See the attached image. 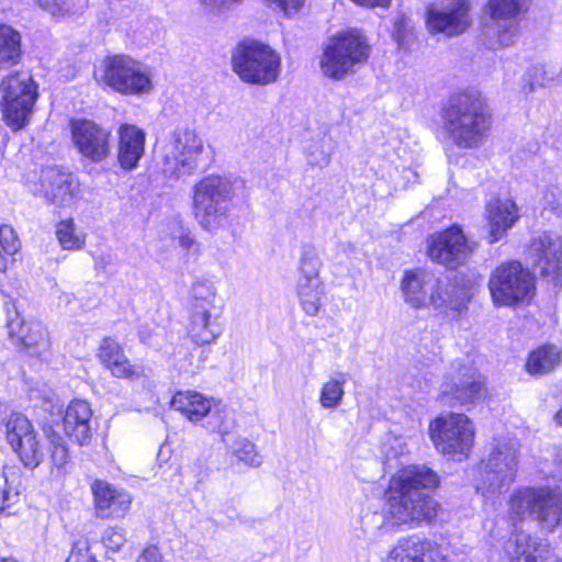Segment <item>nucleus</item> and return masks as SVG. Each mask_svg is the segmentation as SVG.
Listing matches in <instances>:
<instances>
[{"instance_id": "1", "label": "nucleus", "mask_w": 562, "mask_h": 562, "mask_svg": "<svg viewBox=\"0 0 562 562\" xmlns=\"http://www.w3.org/2000/svg\"><path fill=\"white\" fill-rule=\"evenodd\" d=\"M439 476L426 465H409L395 473L385 492V515L372 513L363 530L373 537L384 535L390 526L417 528L434 521L439 503L427 491L437 487Z\"/></svg>"}, {"instance_id": "2", "label": "nucleus", "mask_w": 562, "mask_h": 562, "mask_svg": "<svg viewBox=\"0 0 562 562\" xmlns=\"http://www.w3.org/2000/svg\"><path fill=\"white\" fill-rule=\"evenodd\" d=\"M443 128L459 148L480 147L491 126L485 101L477 92H464L452 97L441 113Z\"/></svg>"}, {"instance_id": "3", "label": "nucleus", "mask_w": 562, "mask_h": 562, "mask_svg": "<svg viewBox=\"0 0 562 562\" xmlns=\"http://www.w3.org/2000/svg\"><path fill=\"white\" fill-rule=\"evenodd\" d=\"M243 187L239 179L210 175L193 187V214L199 225L207 232H215L227 222L231 203Z\"/></svg>"}, {"instance_id": "4", "label": "nucleus", "mask_w": 562, "mask_h": 562, "mask_svg": "<svg viewBox=\"0 0 562 562\" xmlns=\"http://www.w3.org/2000/svg\"><path fill=\"white\" fill-rule=\"evenodd\" d=\"M519 442L515 438L496 439L490 454L483 459L474 480L479 494L494 499L514 482L518 469Z\"/></svg>"}, {"instance_id": "5", "label": "nucleus", "mask_w": 562, "mask_h": 562, "mask_svg": "<svg viewBox=\"0 0 562 562\" xmlns=\"http://www.w3.org/2000/svg\"><path fill=\"white\" fill-rule=\"evenodd\" d=\"M95 79L123 95L149 94L154 89L150 69L128 55L105 57L95 71Z\"/></svg>"}, {"instance_id": "6", "label": "nucleus", "mask_w": 562, "mask_h": 562, "mask_svg": "<svg viewBox=\"0 0 562 562\" xmlns=\"http://www.w3.org/2000/svg\"><path fill=\"white\" fill-rule=\"evenodd\" d=\"M233 70L247 83L266 86L281 71V58L270 46L256 41L239 43L232 56Z\"/></svg>"}, {"instance_id": "7", "label": "nucleus", "mask_w": 562, "mask_h": 562, "mask_svg": "<svg viewBox=\"0 0 562 562\" xmlns=\"http://www.w3.org/2000/svg\"><path fill=\"white\" fill-rule=\"evenodd\" d=\"M0 108L3 122L14 132L29 125L37 99V86L25 72H13L1 80Z\"/></svg>"}, {"instance_id": "8", "label": "nucleus", "mask_w": 562, "mask_h": 562, "mask_svg": "<svg viewBox=\"0 0 562 562\" xmlns=\"http://www.w3.org/2000/svg\"><path fill=\"white\" fill-rule=\"evenodd\" d=\"M428 431L437 451L453 459L468 458L474 446V424L462 413L439 415L430 422Z\"/></svg>"}, {"instance_id": "9", "label": "nucleus", "mask_w": 562, "mask_h": 562, "mask_svg": "<svg viewBox=\"0 0 562 562\" xmlns=\"http://www.w3.org/2000/svg\"><path fill=\"white\" fill-rule=\"evenodd\" d=\"M485 376L461 359L453 360L439 387L442 403L454 406H475L487 397Z\"/></svg>"}, {"instance_id": "10", "label": "nucleus", "mask_w": 562, "mask_h": 562, "mask_svg": "<svg viewBox=\"0 0 562 562\" xmlns=\"http://www.w3.org/2000/svg\"><path fill=\"white\" fill-rule=\"evenodd\" d=\"M369 46L366 38L356 31L333 36L324 48L319 66L323 74L334 80H341L366 63Z\"/></svg>"}, {"instance_id": "11", "label": "nucleus", "mask_w": 562, "mask_h": 562, "mask_svg": "<svg viewBox=\"0 0 562 562\" xmlns=\"http://www.w3.org/2000/svg\"><path fill=\"white\" fill-rule=\"evenodd\" d=\"M203 153L204 142L195 130L177 127L162 148V172L176 179L191 176L199 168Z\"/></svg>"}, {"instance_id": "12", "label": "nucleus", "mask_w": 562, "mask_h": 562, "mask_svg": "<svg viewBox=\"0 0 562 562\" xmlns=\"http://www.w3.org/2000/svg\"><path fill=\"white\" fill-rule=\"evenodd\" d=\"M512 519L533 515L547 530H553L562 521V496L544 487H526L516 491L509 499Z\"/></svg>"}, {"instance_id": "13", "label": "nucleus", "mask_w": 562, "mask_h": 562, "mask_svg": "<svg viewBox=\"0 0 562 562\" xmlns=\"http://www.w3.org/2000/svg\"><path fill=\"white\" fill-rule=\"evenodd\" d=\"M321 268L322 260L316 248L303 245L297 262L295 291L302 310L308 316H316L323 304L325 292Z\"/></svg>"}, {"instance_id": "14", "label": "nucleus", "mask_w": 562, "mask_h": 562, "mask_svg": "<svg viewBox=\"0 0 562 562\" xmlns=\"http://www.w3.org/2000/svg\"><path fill=\"white\" fill-rule=\"evenodd\" d=\"M488 288L496 305L508 306L528 299L535 290V281L519 262L512 261L494 270Z\"/></svg>"}, {"instance_id": "15", "label": "nucleus", "mask_w": 562, "mask_h": 562, "mask_svg": "<svg viewBox=\"0 0 562 562\" xmlns=\"http://www.w3.org/2000/svg\"><path fill=\"white\" fill-rule=\"evenodd\" d=\"M475 243L469 240L459 226L432 234L427 239V255L436 263L449 269L464 265L475 250Z\"/></svg>"}, {"instance_id": "16", "label": "nucleus", "mask_w": 562, "mask_h": 562, "mask_svg": "<svg viewBox=\"0 0 562 562\" xmlns=\"http://www.w3.org/2000/svg\"><path fill=\"white\" fill-rule=\"evenodd\" d=\"M8 443L25 468L35 469L44 458L37 434L31 422L21 414H12L5 424Z\"/></svg>"}, {"instance_id": "17", "label": "nucleus", "mask_w": 562, "mask_h": 562, "mask_svg": "<svg viewBox=\"0 0 562 562\" xmlns=\"http://www.w3.org/2000/svg\"><path fill=\"white\" fill-rule=\"evenodd\" d=\"M70 132L76 149L91 162H101L110 156L109 130L90 120H72Z\"/></svg>"}, {"instance_id": "18", "label": "nucleus", "mask_w": 562, "mask_h": 562, "mask_svg": "<svg viewBox=\"0 0 562 562\" xmlns=\"http://www.w3.org/2000/svg\"><path fill=\"white\" fill-rule=\"evenodd\" d=\"M469 11L468 0H457L441 8L429 5L426 12L427 29L431 34L459 35L470 25Z\"/></svg>"}, {"instance_id": "19", "label": "nucleus", "mask_w": 562, "mask_h": 562, "mask_svg": "<svg viewBox=\"0 0 562 562\" xmlns=\"http://www.w3.org/2000/svg\"><path fill=\"white\" fill-rule=\"evenodd\" d=\"M529 255L539 273L558 284L562 273V237L552 232L542 233L531 241Z\"/></svg>"}, {"instance_id": "20", "label": "nucleus", "mask_w": 562, "mask_h": 562, "mask_svg": "<svg viewBox=\"0 0 562 562\" xmlns=\"http://www.w3.org/2000/svg\"><path fill=\"white\" fill-rule=\"evenodd\" d=\"M529 0H488L486 12L498 29V43L509 46L518 34L519 18L527 11Z\"/></svg>"}, {"instance_id": "21", "label": "nucleus", "mask_w": 562, "mask_h": 562, "mask_svg": "<svg viewBox=\"0 0 562 562\" xmlns=\"http://www.w3.org/2000/svg\"><path fill=\"white\" fill-rule=\"evenodd\" d=\"M170 405L193 423L200 422L211 414V417H216L220 420V424L212 427V431H217L223 437L229 431V427L223 420V412L215 411L212 413V397H207L196 391H179L172 396Z\"/></svg>"}, {"instance_id": "22", "label": "nucleus", "mask_w": 562, "mask_h": 562, "mask_svg": "<svg viewBox=\"0 0 562 562\" xmlns=\"http://www.w3.org/2000/svg\"><path fill=\"white\" fill-rule=\"evenodd\" d=\"M438 284V277L432 271L415 268L404 271L400 290L407 305L414 310H422L430 307L431 291Z\"/></svg>"}, {"instance_id": "23", "label": "nucleus", "mask_w": 562, "mask_h": 562, "mask_svg": "<svg viewBox=\"0 0 562 562\" xmlns=\"http://www.w3.org/2000/svg\"><path fill=\"white\" fill-rule=\"evenodd\" d=\"M222 308L214 303L192 304L189 334L199 345H209L223 333Z\"/></svg>"}, {"instance_id": "24", "label": "nucleus", "mask_w": 562, "mask_h": 562, "mask_svg": "<svg viewBox=\"0 0 562 562\" xmlns=\"http://www.w3.org/2000/svg\"><path fill=\"white\" fill-rule=\"evenodd\" d=\"M95 515L102 519L123 517L131 507L132 496L123 490L102 481L95 480L91 485Z\"/></svg>"}, {"instance_id": "25", "label": "nucleus", "mask_w": 562, "mask_h": 562, "mask_svg": "<svg viewBox=\"0 0 562 562\" xmlns=\"http://www.w3.org/2000/svg\"><path fill=\"white\" fill-rule=\"evenodd\" d=\"M390 562H448L435 543L413 535L401 538L389 555Z\"/></svg>"}, {"instance_id": "26", "label": "nucleus", "mask_w": 562, "mask_h": 562, "mask_svg": "<svg viewBox=\"0 0 562 562\" xmlns=\"http://www.w3.org/2000/svg\"><path fill=\"white\" fill-rule=\"evenodd\" d=\"M117 161L125 171L139 165L145 154L146 133L134 124H122L117 128Z\"/></svg>"}, {"instance_id": "27", "label": "nucleus", "mask_w": 562, "mask_h": 562, "mask_svg": "<svg viewBox=\"0 0 562 562\" xmlns=\"http://www.w3.org/2000/svg\"><path fill=\"white\" fill-rule=\"evenodd\" d=\"M36 194L58 206L69 204L77 188L72 176L57 168L42 170Z\"/></svg>"}, {"instance_id": "28", "label": "nucleus", "mask_w": 562, "mask_h": 562, "mask_svg": "<svg viewBox=\"0 0 562 562\" xmlns=\"http://www.w3.org/2000/svg\"><path fill=\"white\" fill-rule=\"evenodd\" d=\"M92 409L83 400L71 401L64 413L63 426L66 436L74 442L85 446L90 442Z\"/></svg>"}, {"instance_id": "29", "label": "nucleus", "mask_w": 562, "mask_h": 562, "mask_svg": "<svg viewBox=\"0 0 562 562\" xmlns=\"http://www.w3.org/2000/svg\"><path fill=\"white\" fill-rule=\"evenodd\" d=\"M487 221V239L490 244L497 243L506 236L508 229L518 221V207L516 203L509 199H495L487 203L486 209Z\"/></svg>"}, {"instance_id": "30", "label": "nucleus", "mask_w": 562, "mask_h": 562, "mask_svg": "<svg viewBox=\"0 0 562 562\" xmlns=\"http://www.w3.org/2000/svg\"><path fill=\"white\" fill-rule=\"evenodd\" d=\"M98 357L115 378L137 379L140 376V372L131 363L121 346L110 337L102 339L98 349Z\"/></svg>"}, {"instance_id": "31", "label": "nucleus", "mask_w": 562, "mask_h": 562, "mask_svg": "<svg viewBox=\"0 0 562 562\" xmlns=\"http://www.w3.org/2000/svg\"><path fill=\"white\" fill-rule=\"evenodd\" d=\"M510 562H546L549 549L530 535L519 531L505 544Z\"/></svg>"}, {"instance_id": "32", "label": "nucleus", "mask_w": 562, "mask_h": 562, "mask_svg": "<svg viewBox=\"0 0 562 562\" xmlns=\"http://www.w3.org/2000/svg\"><path fill=\"white\" fill-rule=\"evenodd\" d=\"M438 285L432 288L430 295V306L436 310L450 308L461 310L470 300L467 288L449 279L438 277Z\"/></svg>"}, {"instance_id": "33", "label": "nucleus", "mask_w": 562, "mask_h": 562, "mask_svg": "<svg viewBox=\"0 0 562 562\" xmlns=\"http://www.w3.org/2000/svg\"><path fill=\"white\" fill-rule=\"evenodd\" d=\"M560 359V350L552 345H546L529 353L525 368L531 375H543L551 372Z\"/></svg>"}, {"instance_id": "34", "label": "nucleus", "mask_w": 562, "mask_h": 562, "mask_svg": "<svg viewBox=\"0 0 562 562\" xmlns=\"http://www.w3.org/2000/svg\"><path fill=\"white\" fill-rule=\"evenodd\" d=\"M348 374L341 371L333 373L319 391V404L325 409H335L341 405Z\"/></svg>"}, {"instance_id": "35", "label": "nucleus", "mask_w": 562, "mask_h": 562, "mask_svg": "<svg viewBox=\"0 0 562 562\" xmlns=\"http://www.w3.org/2000/svg\"><path fill=\"white\" fill-rule=\"evenodd\" d=\"M20 35L8 25H0V68L19 63L21 57Z\"/></svg>"}, {"instance_id": "36", "label": "nucleus", "mask_w": 562, "mask_h": 562, "mask_svg": "<svg viewBox=\"0 0 562 562\" xmlns=\"http://www.w3.org/2000/svg\"><path fill=\"white\" fill-rule=\"evenodd\" d=\"M31 356L46 358L50 350V339L46 327L38 322H30L29 334L21 342Z\"/></svg>"}, {"instance_id": "37", "label": "nucleus", "mask_w": 562, "mask_h": 562, "mask_svg": "<svg viewBox=\"0 0 562 562\" xmlns=\"http://www.w3.org/2000/svg\"><path fill=\"white\" fill-rule=\"evenodd\" d=\"M55 235L64 250H81L86 245V234L78 229L72 218L63 220L56 225Z\"/></svg>"}, {"instance_id": "38", "label": "nucleus", "mask_w": 562, "mask_h": 562, "mask_svg": "<svg viewBox=\"0 0 562 562\" xmlns=\"http://www.w3.org/2000/svg\"><path fill=\"white\" fill-rule=\"evenodd\" d=\"M46 437L49 443L52 465L58 474H63L67 471V467L70 462L68 447L63 437L53 429L46 430Z\"/></svg>"}, {"instance_id": "39", "label": "nucleus", "mask_w": 562, "mask_h": 562, "mask_svg": "<svg viewBox=\"0 0 562 562\" xmlns=\"http://www.w3.org/2000/svg\"><path fill=\"white\" fill-rule=\"evenodd\" d=\"M333 153L330 136L323 134L306 148L307 162L314 167H326Z\"/></svg>"}, {"instance_id": "40", "label": "nucleus", "mask_w": 562, "mask_h": 562, "mask_svg": "<svg viewBox=\"0 0 562 562\" xmlns=\"http://www.w3.org/2000/svg\"><path fill=\"white\" fill-rule=\"evenodd\" d=\"M21 249V243L15 231L9 225L0 226V272L8 267V256L15 255Z\"/></svg>"}, {"instance_id": "41", "label": "nucleus", "mask_w": 562, "mask_h": 562, "mask_svg": "<svg viewBox=\"0 0 562 562\" xmlns=\"http://www.w3.org/2000/svg\"><path fill=\"white\" fill-rule=\"evenodd\" d=\"M232 453L252 468H258L262 463V457L258 453L255 443L247 438H237L232 445Z\"/></svg>"}, {"instance_id": "42", "label": "nucleus", "mask_w": 562, "mask_h": 562, "mask_svg": "<svg viewBox=\"0 0 562 562\" xmlns=\"http://www.w3.org/2000/svg\"><path fill=\"white\" fill-rule=\"evenodd\" d=\"M37 2L56 16L77 14L87 4V0H37Z\"/></svg>"}, {"instance_id": "43", "label": "nucleus", "mask_w": 562, "mask_h": 562, "mask_svg": "<svg viewBox=\"0 0 562 562\" xmlns=\"http://www.w3.org/2000/svg\"><path fill=\"white\" fill-rule=\"evenodd\" d=\"M192 304L214 303L216 297L215 284L207 279L196 280L192 284Z\"/></svg>"}, {"instance_id": "44", "label": "nucleus", "mask_w": 562, "mask_h": 562, "mask_svg": "<svg viewBox=\"0 0 562 562\" xmlns=\"http://www.w3.org/2000/svg\"><path fill=\"white\" fill-rule=\"evenodd\" d=\"M102 541L108 549L117 551L124 546L126 533L121 527H110L104 530Z\"/></svg>"}, {"instance_id": "45", "label": "nucleus", "mask_w": 562, "mask_h": 562, "mask_svg": "<svg viewBox=\"0 0 562 562\" xmlns=\"http://www.w3.org/2000/svg\"><path fill=\"white\" fill-rule=\"evenodd\" d=\"M30 322L26 323L20 315H15L8 322V333L11 338H15L18 342H22L29 334Z\"/></svg>"}, {"instance_id": "46", "label": "nucleus", "mask_w": 562, "mask_h": 562, "mask_svg": "<svg viewBox=\"0 0 562 562\" xmlns=\"http://www.w3.org/2000/svg\"><path fill=\"white\" fill-rule=\"evenodd\" d=\"M172 238L177 240L179 246L184 250L190 252L199 251V244L190 229L179 227L178 231L173 233Z\"/></svg>"}, {"instance_id": "47", "label": "nucleus", "mask_w": 562, "mask_h": 562, "mask_svg": "<svg viewBox=\"0 0 562 562\" xmlns=\"http://www.w3.org/2000/svg\"><path fill=\"white\" fill-rule=\"evenodd\" d=\"M273 10H279L285 14L296 12L304 3V0H265Z\"/></svg>"}, {"instance_id": "48", "label": "nucleus", "mask_w": 562, "mask_h": 562, "mask_svg": "<svg viewBox=\"0 0 562 562\" xmlns=\"http://www.w3.org/2000/svg\"><path fill=\"white\" fill-rule=\"evenodd\" d=\"M5 485L7 477L3 473H0V513L9 507L11 503H14L19 497L18 493L11 495L9 491L5 490Z\"/></svg>"}, {"instance_id": "49", "label": "nucleus", "mask_w": 562, "mask_h": 562, "mask_svg": "<svg viewBox=\"0 0 562 562\" xmlns=\"http://www.w3.org/2000/svg\"><path fill=\"white\" fill-rule=\"evenodd\" d=\"M409 30V21L404 15L398 16L394 22L393 36L398 44L405 41L406 34Z\"/></svg>"}, {"instance_id": "50", "label": "nucleus", "mask_w": 562, "mask_h": 562, "mask_svg": "<svg viewBox=\"0 0 562 562\" xmlns=\"http://www.w3.org/2000/svg\"><path fill=\"white\" fill-rule=\"evenodd\" d=\"M199 3L207 11L215 12L229 8L234 3L241 0H198Z\"/></svg>"}, {"instance_id": "51", "label": "nucleus", "mask_w": 562, "mask_h": 562, "mask_svg": "<svg viewBox=\"0 0 562 562\" xmlns=\"http://www.w3.org/2000/svg\"><path fill=\"white\" fill-rule=\"evenodd\" d=\"M136 562H161V554L157 547H148L139 554Z\"/></svg>"}, {"instance_id": "52", "label": "nucleus", "mask_w": 562, "mask_h": 562, "mask_svg": "<svg viewBox=\"0 0 562 562\" xmlns=\"http://www.w3.org/2000/svg\"><path fill=\"white\" fill-rule=\"evenodd\" d=\"M546 204L558 216H562V195L558 198L553 192L547 193L544 196Z\"/></svg>"}, {"instance_id": "53", "label": "nucleus", "mask_w": 562, "mask_h": 562, "mask_svg": "<svg viewBox=\"0 0 562 562\" xmlns=\"http://www.w3.org/2000/svg\"><path fill=\"white\" fill-rule=\"evenodd\" d=\"M94 269L104 271L111 265V257L106 254L93 256Z\"/></svg>"}, {"instance_id": "54", "label": "nucleus", "mask_w": 562, "mask_h": 562, "mask_svg": "<svg viewBox=\"0 0 562 562\" xmlns=\"http://www.w3.org/2000/svg\"><path fill=\"white\" fill-rule=\"evenodd\" d=\"M66 562H97L91 560L88 555H80L79 553H71Z\"/></svg>"}, {"instance_id": "55", "label": "nucleus", "mask_w": 562, "mask_h": 562, "mask_svg": "<svg viewBox=\"0 0 562 562\" xmlns=\"http://www.w3.org/2000/svg\"><path fill=\"white\" fill-rule=\"evenodd\" d=\"M557 422L562 425V408L557 413Z\"/></svg>"}, {"instance_id": "56", "label": "nucleus", "mask_w": 562, "mask_h": 562, "mask_svg": "<svg viewBox=\"0 0 562 562\" xmlns=\"http://www.w3.org/2000/svg\"><path fill=\"white\" fill-rule=\"evenodd\" d=\"M0 562H18L15 559L12 558H3Z\"/></svg>"}, {"instance_id": "57", "label": "nucleus", "mask_w": 562, "mask_h": 562, "mask_svg": "<svg viewBox=\"0 0 562 562\" xmlns=\"http://www.w3.org/2000/svg\"><path fill=\"white\" fill-rule=\"evenodd\" d=\"M342 247L345 250H348L351 248V245L350 244H342Z\"/></svg>"}, {"instance_id": "58", "label": "nucleus", "mask_w": 562, "mask_h": 562, "mask_svg": "<svg viewBox=\"0 0 562 562\" xmlns=\"http://www.w3.org/2000/svg\"><path fill=\"white\" fill-rule=\"evenodd\" d=\"M548 474L551 476H554L557 473L552 471V472H549Z\"/></svg>"}]
</instances>
